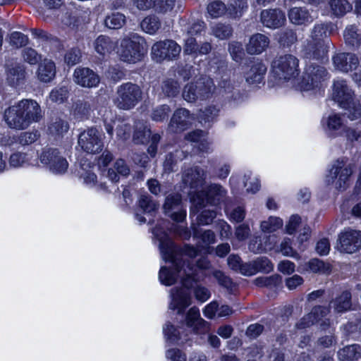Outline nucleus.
Wrapping results in <instances>:
<instances>
[{"instance_id":"obj_1","label":"nucleus","mask_w":361,"mask_h":361,"mask_svg":"<svg viewBox=\"0 0 361 361\" xmlns=\"http://www.w3.org/2000/svg\"><path fill=\"white\" fill-rule=\"evenodd\" d=\"M153 234L159 241V249L165 262H171L172 267H162L159 279L165 286L174 284L181 279V287L172 288L170 291L169 308L182 314L191 304L190 288L195 280L197 267L207 269L208 263L205 259L198 261L197 266L191 264L190 260L197 255V250L192 247L185 246L179 249L169 238L166 232L161 226L153 230Z\"/></svg>"},{"instance_id":"obj_2","label":"nucleus","mask_w":361,"mask_h":361,"mask_svg":"<svg viewBox=\"0 0 361 361\" xmlns=\"http://www.w3.org/2000/svg\"><path fill=\"white\" fill-rule=\"evenodd\" d=\"M42 118L38 103L32 99H23L5 111L4 118L7 125L13 129H24Z\"/></svg>"},{"instance_id":"obj_3","label":"nucleus","mask_w":361,"mask_h":361,"mask_svg":"<svg viewBox=\"0 0 361 361\" xmlns=\"http://www.w3.org/2000/svg\"><path fill=\"white\" fill-rule=\"evenodd\" d=\"M146 50L144 38L137 33L130 32L121 39L117 53L121 61L135 63L142 60Z\"/></svg>"},{"instance_id":"obj_4","label":"nucleus","mask_w":361,"mask_h":361,"mask_svg":"<svg viewBox=\"0 0 361 361\" xmlns=\"http://www.w3.org/2000/svg\"><path fill=\"white\" fill-rule=\"evenodd\" d=\"M327 26L324 24L315 25L311 32L310 39L304 47L303 54L307 59H319L324 57L330 47L328 39Z\"/></svg>"},{"instance_id":"obj_5","label":"nucleus","mask_w":361,"mask_h":361,"mask_svg":"<svg viewBox=\"0 0 361 361\" xmlns=\"http://www.w3.org/2000/svg\"><path fill=\"white\" fill-rule=\"evenodd\" d=\"M271 73L279 80H293L300 73L299 60L292 54L280 56L273 61Z\"/></svg>"},{"instance_id":"obj_6","label":"nucleus","mask_w":361,"mask_h":361,"mask_svg":"<svg viewBox=\"0 0 361 361\" xmlns=\"http://www.w3.org/2000/svg\"><path fill=\"white\" fill-rule=\"evenodd\" d=\"M215 90L212 78L201 77L195 82L186 85L183 89V97L188 102L204 100L209 98Z\"/></svg>"},{"instance_id":"obj_7","label":"nucleus","mask_w":361,"mask_h":361,"mask_svg":"<svg viewBox=\"0 0 361 361\" xmlns=\"http://www.w3.org/2000/svg\"><path fill=\"white\" fill-rule=\"evenodd\" d=\"M352 173L353 167L350 164L337 160L333 164L329 174L326 176V183L328 185H334L338 190H344L349 185Z\"/></svg>"},{"instance_id":"obj_8","label":"nucleus","mask_w":361,"mask_h":361,"mask_svg":"<svg viewBox=\"0 0 361 361\" xmlns=\"http://www.w3.org/2000/svg\"><path fill=\"white\" fill-rule=\"evenodd\" d=\"M141 97L140 88L135 84L127 82L118 87L114 104L121 109L128 110L135 106Z\"/></svg>"},{"instance_id":"obj_9","label":"nucleus","mask_w":361,"mask_h":361,"mask_svg":"<svg viewBox=\"0 0 361 361\" xmlns=\"http://www.w3.org/2000/svg\"><path fill=\"white\" fill-rule=\"evenodd\" d=\"M327 76L324 67L316 63H307L305 68L300 87L302 91H310L322 86Z\"/></svg>"},{"instance_id":"obj_10","label":"nucleus","mask_w":361,"mask_h":361,"mask_svg":"<svg viewBox=\"0 0 361 361\" xmlns=\"http://www.w3.org/2000/svg\"><path fill=\"white\" fill-rule=\"evenodd\" d=\"M226 195V190L219 184L210 185L207 190L197 192L192 197V202L195 207L201 208L207 203L217 204L223 201Z\"/></svg>"},{"instance_id":"obj_11","label":"nucleus","mask_w":361,"mask_h":361,"mask_svg":"<svg viewBox=\"0 0 361 361\" xmlns=\"http://www.w3.org/2000/svg\"><path fill=\"white\" fill-rule=\"evenodd\" d=\"M336 247L341 252L347 254L361 250V231L345 228L338 234Z\"/></svg>"},{"instance_id":"obj_12","label":"nucleus","mask_w":361,"mask_h":361,"mask_svg":"<svg viewBox=\"0 0 361 361\" xmlns=\"http://www.w3.org/2000/svg\"><path fill=\"white\" fill-rule=\"evenodd\" d=\"M78 145L87 153L96 154L100 152L103 147L101 132L95 128L84 130L79 135Z\"/></svg>"},{"instance_id":"obj_13","label":"nucleus","mask_w":361,"mask_h":361,"mask_svg":"<svg viewBox=\"0 0 361 361\" xmlns=\"http://www.w3.org/2000/svg\"><path fill=\"white\" fill-rule=\"evenodd\" d=\"M42 164L47 166L54 173H63L68 167L66 159L57 149H46L39 157Z\"/></svg>"},{"instance_id":"obj_14","label":"nucleus","mask_w":361,"mask_h":361,"mask_svg":"<svg viewBox=\"0 0 361 361\" xmlns=\"http://www.w3.org/2000/svg\"><path fill=\"white\" fill-rule=\"evenodd\" d=\"M180 47L173 40L156 42L152 47V56L154 60L161 62L164 59H173L180 54Z\"/></svg>"},{"instance_id":"obj_15","label":"nucleus","mask_w":361,"mask_h":361,"mask_svg":"<svg viewBox=\"0 0 361 361\" xmlns=\"http://www.w3.org/2000/svg\"><path fill=\"white\" fill-rule=\"evenodd\" d=\"M321 125L326 135L331 138L343 135L346 126L345 116L334 112L324 116Z\"/></svg>"},{"instance_id":"obj_16","label":"nucleus","mask_w":361,"mask_h":361,"mask_svg":"<svg viewBox=\"0 0 361 361\" xmlns=\"http://www.w3.org/2000/svg\"><path fill=\"white\" fill-rule=\"evenodd\" d=\"M334 68L339 72L348 73L357 70L360 60L358 56L350 52H338L331 59Z\"/></svg>"},{"instance_id":"obj_17","label":"nucleus","mask_w":361,"mask_h":361,"mask_svg":"<svg viewBox=\"0 0 361 361\" xmlns=\"http://www.w3.org/2000/svg\"><path fill=\"white\" fill-rule=\"evenodd\" d=\"M164 210L176 221H183L186 216V212L182 206L181 197L178 193H171L166 197Z\"/></svg>"},{"instance_id":"obj_18","label":"nucleus","mask_w":361,"mask_h":361,"mask_svg":"<svg viewBox=\"0 0 361 361\" xmlns=\"http://www.w3.org/2000/svg\"><path fill=\"white\" fill-rule=\"evenodd\" d=\"M288 17L290 22L298 25H306L311 23L317 17V13L313 5L306 7H294L289 11Z\"/></svg>"},{"instance_id":"obj_19","label":"nucleus","mask_w":361,"mask_h":361,"mask_svg":"<svg viewBox=\"0 0 361 361\" xmlns=\"http://www.w3.org/2000/svg\"><path fill=\"white\" fill-rule=\"evenodd\" d=\"M73 81L82 87L92 88L99 85L100 78L89 68L78 67L74 71Z\"/></svg>"},{"instance_id":"obj_20","label":"nucleus","mask_w":361,"mask_h":361,"mask_svg":"<svg viewBox=\"0 0 361 361\" xmlns=\"http://www.w3.org/2000/svg\"><path fill=\"white\" fill-rule=\"evenodd\" d=\"M353 96V92L346 80L338 79L334 81L332 97L342 108L347 107V105L352 100Z\"/></svg>"},{"instance_id":"obj_21","label":"nucleus","mask_w":361,"mask_h":361,"mask_svg":"<svg viewBox=\"0 0 361 361\" xmlns=\"http://www.w3.org/2000/svg\"><path fill=\"white\" fill-rule=\"evenodd\" d=\"M185 324L188 328L195 334H204L209 329V324L200 318V311L196 307H192L189 310Z\"/></svg>"},{"instance_id":"obj_22","label":"nucleus","mask_w":361,"mask_h":361,"mask_svg":"<svg viewBox=\"0 0 361 361\" xmlns=\"http://www.w3.org/2000/svg\"><path fill=\"white\" fill-rule=\"evenodd\" d=\"M261 21L269 28H277L286 22L285 13L279 9L264 10L261 13Z\"/></svg>"},{"instance_id":"obj_23","label":"nucleus","mask_w":361,"mask_h":361,"mask_svg":"<svg viewBox=\"0 0 361 361\" xmlns=\"http://www.w3.org/2000/svg\"><path fill=\"white\" fill-rule=\"evenodd\" d=\"M25 79V67L20 63H12L6 66V80L12 87L21 85Z\"/></svg>"},{"instance_id":"obj_24","label":"nucleus","mask_w":361,"mask_h":361,"mask_svg":"<svg viewBox=\"0 0 361 361\" xmlns=\"http://www.w3.org/2000/svg\"><path fill=\"white\" fill-rule=\"evenodd\" d=\"M207 12L213 18H219L226 13H227L231 18L239 17V11L235 8L234 5L231 4L228 8H226V5L222 1L219 0L214 1L208 4Z\"/></svg>"},{"instance_id":"obj_25","label":"nucleus","mask_w":361,"mask_h":361,"mask_svg":"<svg viewBox=\"0 0 361 361\" xmlns=\"http://www.w3.org/2000/svg\"><path fill=\"white\" fill-rule=\"evenodd\" d=\"M247 68L245 73L246 82L250 85L260 83L267 71L266 66L257 61L252 62Z\"/></svg>"},{"instance_id":"obj_26","label":"nucleus","mask_w":361,"mask_h":361,"mask_svg":"<svg viewBox=\"0 0 361 361\" xmlns=\"http://www.w3.org/2000/svg\"><path fill=\"white\" fill-rule=\"evenodd\" d=\"M194 120V116L187 109H179L174 112L170 126L176 131L183 130L192 124Z\"/></svg>"},{"instance_id":"obj_27","label":"nucleus","mask_w":361,"mask_h":361,"mask_svg":"<svg viewBox=\"0 0 361 361\" xmlns=\"http://www.w3.org/2000/svg\"><path fill=\"white\" fill-rule=\"evenodd\" d=\"M204 179L205 172L198 167L188 169L184 171L183 175V181L192 189L200 188L203 185Z\"/></svg>"},{"instance_id":"obj_28","label":"nucleus","mask_w":361,"mask_h":361,"mask_svg":"<svg viewBox=\"0 0 361 361\" xmlns=\"http://www.w3.org/2000/svg\"><path fill=\"white\" fill-rule=\"evenodd\" d=\"M114 128H116V135L118 139L126 140L129 137L131 130L129 124L120 120L111 121L109 123L105 120V129L111 137L114 135Z\"/></svg>"},{"instance_id":"obj_29","label":"nucleus","mask_w":361,"mask_h":361,"mask_svg":"<svg viewBox=\"0 0 361 361\" xmlns=\"http://www.w3.org/2000/svg\"><path fill=\"white\" fill-rule=\"evenodd\" d=\"M36 75L40 82H51L56 75V66L54 63L51 60L44 59L39 63Z\"/></svg>"},{"instance_id":"obj_30","label":"nucleus","mask_w":361,"mask_h":361,"mask_svg":"<svg viewBox=\"0 0 361 361\" xmlns=\"http://www.w3.org/2000/svg\"><path fill=\"white\" fill-rule=\"evenodd\" d=\"M269 38L260 33L252 35L247 44V51L250 54H259L269 46Z\"/></svg>"},{"instance_id":"obj_31","label":"nucleus","mask_w":361,"mask_h":361,"mask_svg":"<svg viewBox=\"0 0 361 361\" xmlns=\"http://www.w3.org/2000/svg\"><path fill=\"white\" fill-rule=\"evenodd\" d=\"M115 46V42L105 35H99L94 42V49L102 57L109 56L114 50Z\"/></svg>"},{"instance_id":"obj_32","label":"nucleus","mask_w":361,"mask_h":361,"mask_svg":"<svg viewBox=\"0 0 361 361\" xmlns=\"http://www.w3.org/2000/svg\"><path fill=\"white\" fill-rule=\"evenodd\" d=\"M329 310L324 307H315L311 312L309 313L306 317H303L302 319L298 324L299 328H305L311 324L319 322L323 317H324Z\"/></svg>"},{"instance_id":"obj_33","label":"nucleus","mask_w":361,"mask_h":361,"mask_svg":"<svg viewBox=\"0 0 361 361\" xmlns=\"http://www.w3.org/2000/svg\"><path fill=\"white\" fill-rule=\"evenodd\" d=\"M130 173V169L123 159H118L114 166L108 171V177L112 182H117L119 176H126Z\"/></svg>"},{"instance_id":"obj_34","label":"nucleus","mask_w":361,"mask_h":361,"mask_svg":"<svg viewBox=\"0 0 361 361\" xmlns=\"http://www.w3.org/2000/svg\"><path fill=\"white\" fill-rule=\"evenodd\" d=\"M345 43L353 47H357L361 44V32L354 25L348 26L343 33Z\"/></svg>"},{"instance_id":"obj_35","label":"nucleus","mask_w":361,"mask_h":361,"mask_svg":"<svg viewBox=\"0 0 361 361\" xmlns=\"http://www.w3.org/2000/svg\"><path fill=\"white\" fill-rule=\"evenodd\" d=\"M140 27L146 33L154 35L160 28L161 22L159 18L155 15H149L142 20Z\"/></svg>"},{"instance_id":"obj_36","label":"nucleus","mask_w":361,"mask_h":361,"mask_svg":"<svg viewBox=\"0 0 361 361\" xmlns=\"http://www.w3.org/2000/svg\"><path fill=\"white\" fill-rule=\"evenodd\" d=\"M69 126L68 123L62 119L56 118L52 121L49 126V133L55 138L63 137L68 132Z\"/></svg>"},{"instance_id":"obj_37","label":"nucleus","mask_w":361,"mask_h":361,"mask_svg":"<svg viewBox=\"0 0 361 361\" xmlns=\"http://www.w3.org/2000/svg\"><path fill=\"white\" fill-rule=\"evenodd\" d=\"M360 347L358 345H351L343 348L338 353V357L343 361L357 360L360 355Z\"/></svg>"},{"instance_id":"obj_38","label":"nucleus","mask_w":361,"mask_h":361,"mask_svg":"<svg viewBox=\"0 0 361 361\" xmlns=\"http://www.w3.org/2000/svg\"><path fill=\"white\" fill-rule=\"evenodd\" d=\"M350 299V293L344 291L331 302L332 307L338 312L346 311L349 310L351 306Z\"/></svg>"},{"instance_id":"obj_39","label":"nucleus","mask_w":361,"mask_h":361,"mask_svg":"<svg viewBox=\"0 0 361 361\" xmlns=\"http://www.w3.org/2000/svg\"><path fill=\"white\" fill-rule=\"evenodd\" d=\"M329 6L332 14L341 16L352 9L351 4L347 0H330Z\"/></svg>"},{"instance_id":"obj_40","label":"nucleus","mask_w":361,"mask_h":361,"mask_svg":"<svg viewBox=\"0 0 361 361\" xmlns=\"http://www.w3.org/2000/svg\"><path fill=\"white\" fill-rule=\"evenodd\" d=\"M187 140L192 142L198 143V148L202 152H207L209 149V142L204 132L202 130H195L188 134Z\"/></svg>"},{"instance_id":"obj_41","label":"nucleus","mask_w":361,"mask_h":361,"mask_svg":"<svg viewBox=\"0 0 361 361\" xmlns=\"http://www.w3.org/2000/svg\"><path fill=\"white\" fill-rule=\"evenodd\" d=\"M194 237L200 240L198 243L200 244V246L202 247H204L215 242V234L211 230H207L203 231L194 229Z\"/></svg>"},{"instance_id":"obj_42","label":"nucleus","mask_w":361,"mask_h":361,"mask_svg":"<svg viewBox=\"0 0 361 361\" xmlns=\"http://www.w3.org/2000/svg\"><path fill=\"white\" fill-rule=\"evenodd\" d=\"M138 203L139 207L145 214H152L159 208V204L147 194L141 195Z\"/></svg>"},{"instance_id":"obj_43","label":"nucleus","mask_w":361,"mask_h":361,"mask_svg":"<svg viewBox=\"0 0 361 361\" xmlns=\"http://www.w3.org/2000/svg\"><path fill=\"white\" fill-rule=\"evenodd\" d=\"M283 226V220L279 217L270 216L267 220L261 222L260 228L262 232L272 233Z\"/></svg>"},{"instance_id":"obj_44","label":"nucleus","mask_w":361,"mask_h":361,"mask_svg":"<svg viewBox=\"0 0 361 361\" xmlns=\"http://www.w3.org/2000/svg\"><path fill=\"white\" fill-rule=\"evenodd\" d=\"M126 22V16L121 13H113L105 18V25L110 29H118Z\"/></svg>"},{"instance_id":"obj_45","label":"nucleus","mask_w":361,"mask_h":361,"mask_svg":"<svg viewBox=\"0 0 361 361\" xmlns=\"http://www.w3.org/2000/svg\"><path fill=\"white\" fill-rule=\"evenodd\" d=\"M163 331L166 338L171 343H177L180 341L181 343H184L186 339H183L180 331L175 328V326L170 323H167L163 327Z\"/></svg>"},{"instance_id":"obj_46","label":"nucleus","mask_w":361,"mask_h":361,"mask_svg":"<svg viewBox=\"0 0 361 361\" xmlns=\"http://www.w3.org/2000/svg\"><path fill=\"white\" fill-rule=\"evenodd\" d=\"M176 5V0H155L153 9L158 13H171Z\"/></svg>"},{"instance_id":"obj_47","label":"nucleus","mask_w":361,"mask_h":361,"mask_svg":"<svg viewBox=\"0 0 361 361\" xmlns=\"http://www.w3.org/2000/svg\"><path fill=\"white\" fill-rule=\"evenodd\" d=\"M307 265L310 270L314 273L326 274L330 273L331 270L329 264L318 259H312L308 262Z\"/></svg>"},{"instance_id":"obj_48","label":"nucleus","mask_w":361,"mask_h":361,"mask_svg":"<svg viewBox=\"0 0 361 361\" xmlns=\"http://www.w3.org/2000/svg\"><path fill=\"white\" fill-rule=\"evenodd\" d=\"M180 85L173 79H167L163 81L161 90L166 97H174L179 92Z\"/></svg>"},{"instance_id":"obj_49","label":"nucleus","mask_w":361,"mask_h":361,"mask_svg":"<svg viewBox=\"0 0 361 361\" xmlns=\"http://www.w3.org/2000/svg\"><path fill=\"white\" fill-rule=\"evenodd\" d=\"M232 28L228 25L218 23L212 27L213 35L220 39H224L232 35Z\"/></svg>"},{"instance_id":"obj_50","label":"nucleus","mask_w":361,"mask_h":361,"mask_svg":"<svg viewBox=\"0 0 361 361\" xmlns=\"http://www.w3.org/2000/svg\"><path fill=\"white\" fill-rule=\"evenodd\" d=\"M68 89L66 86L56 87L49 94V99L53 102L61 103L67 99Z\"/></svg>"},{"instance_id":"obj_51","label":"nucleus","mask_w":361,"mask_h":361,"mask_svg":"<svg viewBox=\"0 0 361 361\" xmlns=\"http://www.w3.org/2000/svg\"><path fill=\"white\" fill-rule=\"evenodd\" d=\"M245 187L246 188V190L247 192L255 193L259 190L260 188V184L259 179L252 176L251 173L245 174Z\"/></svg>"},{"instance_id":"obj_52","label":"nucleus","mask_w":361,"mask_h":361,"mask_svg":"<svg viewBox=\"0 0 361 361\" xmlns=\"http://www.w3.org/2000/svg\"><path fill=\"white\" fill-rule=\"evenodd\" d=\"M30 154L16 152L11 155L9 159L10 166L12 167H20L28 162Z\"/></svg>"},{"instance_id":"obj_53","label":"nucleus","mask_w":361,"mask_h":361,"mask_svg":"<svg viewBox=\"0 0 361 361\" xmlns=\"http://www.w3.org/2000/svg\"><path fill=\"white\" fill-rule=\"evenodd\" d=\"M345 109L348 110V118L350 120L361 117V102L359 100L354 101L353 98Z\"/></svg>"},{"instance_id":"obj_54","label":"nucleus","mask_w":361,"mask_h":361,"mask_svg":"<svg viewBox=\"0 0 361 361\" xmlns=\"http://www.w3.org/2000/svg\"><path fill=\"white\" fill-rule=\"evenodd\" d=\"M22 56L24 61L31 65L37 63L41 59V56L32 48H25L22 51Z\"/></svg>"},{"instance_id":"obj_55","label":"nucleus","mask_w":361,"mask_h":361,"mask_svg":"<svg viewBox=\"0 0 361 361\" xmlns=\"http://www.w3.org/2000/svg\"><path fill=\"white\" fill-rule=\"evenodd\" d=\"M219 109L216 106H208L200 115L201 119L204 122L214 121L219 115Z\"/></svg>"},{"instance_id":"obj_56","label":"nucleus","mask_w":361,"mask_h":361,"mask_svg":"<svg viewBox=\"0 0 361 361\" xmlns=\"http://www.w3.org/2000/svg\"><path fill=\"white\" fill-rule=\"evenodd\" d=\"M229 51L233 59L240 61L244 56V51L242 44L233 42L229 44Z\"/></svg>"},{"instance_id":"obj_57","label":"nucleus","mask_w":361,"mask_h":361,"mask_svg":"<svg viewBox=\"0 0 361 361\" xmlns=\"http://www.w3.org/2000/svg\"><path fill=\"white\" fill-rule=\"evenodd\" d=\"M170 109L167 105H161L155 108L151 115L152 120L161 121L168 117Z\"/></svg>"},{"instance_id":"obj_58","label":"nucleus","mask_w":361,"mask_h":361,"mask_svg":"<svg viewBox=\"0 0 361 361\" xmlns=\"http://www.w3.org/2000/svg\"><path fill=\"white\" fill-rule=\"evenodd\" d=\"M257 273L258 271L270 272L273 269V264L267 257H259L255 260Z\"/></svg>"},{"instance_id":"obj_59","label":"nucleus","mask_w":361,"mask_h":361,"mask_svg":"<svg viewBox=\"0 0 361 361\" xmlns=\"http://www.w3.org/2000/svg\"><path fill=\"white\" fill-rule=\"evenodd\" d=\"M216 229L219 232L221 238H229L232 235L231 227L224 220L216 221Z\"/></svg>"},{"instance_id":"obj_60","label":"nucleus","mask_w":361,"mask_h":361,"mask_svg":"<svg viewBox=\"0 0 361 361\" xmlns=\"http://www.w3.org/2000/svg\"><path fill=\"white\" fill-rule=\"evenodd\" d=\"M9 39L10 43L16 47H23L27 42V37L19 32H12Z\"/></svg>"},{"instance_id":"obj_61","label":"nucleus","mask_w":361,"mask_h":361,"mask_svg":"<svg viewBox=\"0 0 361 361\" xmlns=\"http://www.w3.org/2000/svg\"><path fill=\"white\" fill-rule=\"evenodd\" d=\"M216 217V212L213 210L205 209L201 212L197 217L199 224L207 225L212 222L213 219Z\"/></svg>"},{"instance_id":"obj_62","label":"nucleus","mask_w":361,"mask_h":361,"mask_svg":"<svg viewBox=\"0 0 361 361\" xmlns=\"http://www.w3.org/2000/svg\"><path fill=\"white\" fill-rule=\"evenodd\" d=\"M185 41L184 53L197 56L198 45L195 39L193 37L188 36Z\"/></svg>"},{"instance_id":"obj_63","label":"nucleus","mask_w":361,"mask_h":361,"mask_svg":"<svg viewBox=\"0 0 361 361\" xmlns=\"http://www.w3.org/2000/svg\"><path fill=\"white\" fill-rule=\"evenodd\" d=\"M166 357L172 361H186V355L180 350L171 348L166 351Z\"/></svg>"},{"instance_id":"obj_64","label":"nucleus","mask_w":361,"mask_h":361,"mask_svg":"<svg viewBox=\"0 0 361 361\" xmlns=\"http://www.w3.org/2000/svg\"><path fill=\"white\" fill-rule=\"evenodd\" d=\"M343 133H345L347 140L349 141H361V129L359 128H353L345 127Z\"/></svg>"}]
</instances>
